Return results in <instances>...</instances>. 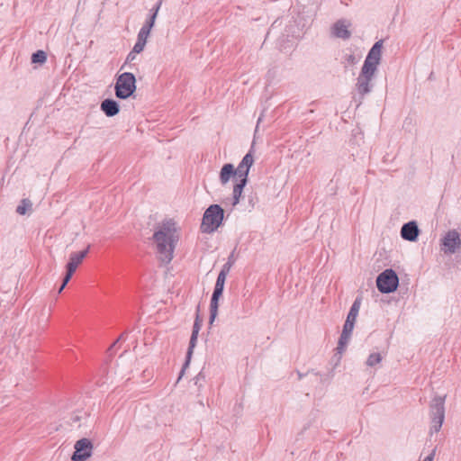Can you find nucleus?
Wrapping results in <instances>:
<instances>
[{
  "label": "nucleus",
  "instance_id": "obj_1",
  "mask_svg": "<svg viewBox=\"0 0 461 461\" xmlns=\"http://www.w3.org/2000/svg\"><path fill=\"white\" fill-rule=\"evenodd\" d=\"M180 238V228L176 221L167 219L158 223L153 234L159 259L169 263L174 258V250Z\"/></svg>",
  "mask_w": 461,
  "mask_h": 461
},
{
  "label": "nucleus",
  "instance_id": "obj_2",
  "mask_svg": "<svg viewBox=\"0 0 461 461\" xmlns=\"http://www.w3.org/2000/svg\"><path fill=\"white\" fill-rule=\"evenodd\" d=\"M383 41H376L369 50L361 71L357 78L356 90L359 95L357 105L362 103L364 96L372 91V80L381 61Z\"/></svg>",
  "mask_w": 461,
  "mask_h": 461
},
{
  "label": "nucleus",
  "instance_id": "obj_3",
  "mask_svg": "<svg viewBox=\"0 0 461 461\" xmlns=\"http://www.w3.org/2000/svg\"><path fill=\"white\" fill-rule=\"evenodd\" d=\"M254 164V157L251 152L247 153L240 162L236 171V184L232 190L231 205H237L243 193V189L248 183V176L250 167Z\"/></svg>",
  "mask_w": 461,
  "mask_h": 461
},
{
  "label": "nucleus",
  "instance_id": "obj_4",
  "mask_svg": "<svg viewBox=\"0 0 461 461\" xmlns=\"http://www.w3.org/2000/svg\"><path fill=\"white\" fill-rule=\"evenodd\" d=\"M224 216L222 208L218 204L210 205L204 212L201 231L203 233H212L215 231L221 224Z\"/></svg>",
  "mask_w": 461,
  "mask_h": 461
},
{
  "label": "nucleus",
  "instance_id": "obj_5",
  "mask_svg": "<svg viewBox=\"0 0 461 461\" xmlns=\"http://www.w3.org/2000/svg\"><path fill=\"white\" fill-rule=\"evenodd\" d=\"M446 396H435L429 404L430 433H438L445 420Z\"/></svg>",
  "mask_w": 461,
  "mask_h": 461
},
{
  "label": "nucleus",
  "instance_id": "obj_6",
  "mask_svg": "<svg viewBox=\"0 0 461 461\" xmlns=\"http://www.w3.org/2000/svg\"><path fill=\"white\" fill-rule=\"evenodd\" d=\"M136 90V78L132 73L124 72L118 76L115 83V95L120 99H127Z\"/></svg>",
  "mask_w": 461,
  "mask_h": 461
},
{
  "label": "nucleus",
  "instance_id": "obj_7",
  "mask_svg": "<svg viewBox=\"0 0 461 461\" xmlns=\"http://www.w3.org/2000/svg\"><path fill=\"white\" fill-rule=\"evenodd\" d=\"M399 283L398 276L393 269H386L382 272L376 279L378 290L384 294H389L397 289Z\"/></svg>",
  "mask_w": 461,
  "mask_h": 461
},
{
  "label": "nucleus",
  "instance_id": "obj_8",
  "mask_svg": "<svg viewBox=\"0 0 461 461\" xmlns=\"http://www.w3.org/2000/svg\"><path fill=\"white\" fill-rule=\"evenodd\" d=\"M441 250L445 254H454L461 248L460 234L456 230H450L441 239Z\"/></svg>",
  "mask_w": 461,
  "mask_h": 461
},
{
  "label": "nucleus",
  "instance_id": "obj_9",
  "mask_svg": "<svg viewBox=\"0 0 461 461\" xmlns=\"http://www.w3.org/2000/svg\"><path fill=\"white\" fill-rule=\"evenodd\" d=\"M72 461H86L93 454L94 446L90 439L84 438L75 444Z\"/></svg>",
  "mask_w": 461,
  "mask_h": 461
},
{
  "label": "nucleus",
  "instance_id": "obj_10",
  "mask_svg": "<svg viewBox=\"0 0 461 461\" xmlns=\"http://www.w3.org/2000/svg\"><path fill=\"white\" fill-rule=\"evenodd\" d=\"M226 279L217 277L214 290L212 295L211 299V304H210V321L211 322L213 321L215 319L217 313H218V307H219V300L221 296L222 295L224 285H225Z\"/></svg>",
  "mask_w": 461,
  "mask_h": 461
},
{
  "label": "nucleus",
  "instance_id": "obj_11",
  "mask_svg": "<svg viewBox=\"0 0 461 461\" xmlns=\"http://www.w3.org/2000/svg\"><path fill=\"white\" fill-rule=\"evenodd\" d=\"M420 234V230L416 221H411L402 225L401 236L408 241H416Z\"/></svg>",
  "mask_w": 461,
  "mask_h": 461
},
{
  "label": "nucleus",
  "instance_id": "obj_12",
  "mask_svg": "<svg viewBox=\"0 0 461 461\" xmlns=\"http://www.w3.org/2000/svg\"><path fill=\"white\" fill-rule=\"evenodd\" d=\"M89 248L90 246H87V248L82 251L71 253L68 258V262L66 265V268H68L76 272L78 266L83 262V259L88 254Z\"/></svg>",
  "mask_w": 461,
  "mask_h": 461
},
{
  "label": "nucleus",
  "instance_id": "obj_13",
  "mask_svg": "<svg viewBox=\"0 0 461 461\" xmlns=\"http://www.w3.org/2000/svg\"><path fill=\"white\" fill-rule=\"evenodd\" d=\"M350 23L345 20L338 21L332 27L333 34L341 39H348L351 35L348 28L350 27Z\"/></svg>",
  "mask_w": 461,
  "mask_h": 461
},
{
  "label": "nucleus",
  "instance_id": "obj_14",
  "mask_svg": "<svg viewBox=\"0 0 461 461\" xmlns=\"http://www.w3.org/2000/svg\"><path fill=\"white\" fill-rule=\"evenodd\" d=\"M231 177H234L236 179L235 167L232 164L227 163L222 166L220 171L219 179L221 184L222 185H225L230 182Z\"/></svg>",
  "mask_w": 461,
  "mask_h": 461
},
{
  "label": "nucleus",
  "instance_id": "obj_15",
  "mask_svg": "<svg viewBox=\"0 0 461 461\" xmlns=\"http://www.w3.org/2000/svg\"><path fill=\"white\" fill-rule=\"evenodd\" d=\"M101 110L108 117L116 115L119 112V104L113 99H105L101 103Z\"/></svg>",
  "mask_w": 461,
  "mask_h": 461
},
{
  "label": "nucleus",
  "instance_id": "obj_16",
  "mask_svg": "<svg viewBox=\"0 0 461 461\" xmlns=\"http://www.w3.org/2000/svg\"><path fill=\"white\" fill-rule=\"evenodd\" d=\"M33 204L32 202L29 198H23L20 201L17 205L15 212L19 215H27L30 216L33 212Z\"/></svg>",
  "mask_w": 461,
  "mask_h": 461
},
{
  "label": "nucleus",
  "instance_id": "obj_17",
  "mask_svg": "<svg viewBox=\"0 0 461 461\" xmlns=\"http://www.w3.org/2000/svg\"><path fill=\"white\" fill-rule=\"evenodd\" d=\"M354 325L355 324H353V323H351L349 321H345V324L343 326L342 333H341L340 338L339 339L338 346H346L348 343L349 338H350L351 333H352L353 329H354Z\"/></svg>",
  "mask_w": 461,
  "mask_h": 461
},
{
  "label": "nucleus",
  "instance_id": "obj_18",
  "mask_svg": "<svg viewBox=\"0 0 461 461\" xmlns=\"http://www.w3.org/2000/svg\"><path fill=\"white\" fill-rule=\"evenodd\" d=\"M162 0H159L157 5L151 10L152 14L149 16V18L146 21L145 24L142 26L146 28L149 31H151L152 27L154 26L158 13L159 11V8L161 6Z\"/></svg>",
  "mask_w": 461,
  "mask_h": 461
},
{
  "label": "nucleus",
  "instance_id": "obj_19",
  "mask_svg": "<svg viewBox=\"0 0 461 461\" xmlns=\"http://www.w3.org/2000/svg\"><path fill=\"white\" fill-rule=\"evenodd\" d=\"M47 59V54L44 50H39L32 54L31 61L32 64H43Z\"/></svg>",
  "mask_w": 461,
  "mask_h": 461
},
{
  "label": "nucleus",
  "instance_id": "obj_20",
  "mask_svg": "<svg viewBox=\"0 0 461 461\" xmlns=\"http://www.w3.org/2000/svg\"><path fill=\"white\" fill-rule=\"evenodd\" d=\"M384 357V355L381 353H372L369 355V357L366 359V366L370 367H375L377 365L380 364Z\"/></svg>",
  "mask_w": 461,
  "mask_h": 461
},
{
  "label": "nucleus",
  "instance_id": "obj_21",
  "mask_svg": "<svg viewBox=\"0 0 461 461\" xmlns=\"http://www.w3.org/2000/svg\"><path fill=\"white\" fill-rule=\"evenodd\" d=\"M200 329H201V321H199V318L197 316L195 319V321L194 323L193 332H192V336L190 338L189 346H195L197 335H198Z\"/></svg>",
  "mask_w": 461,
  "mask_h": 461
},
{
  "label": "nucleus",
  "instance_id": "obj_22",
  "mask_svg": "<svg viewBox=\"0 0 461 461\" xmlns=\"http://www.w3.org/2000/svg\"><path fill=\"white\" fill-rule=\"evenodd\" d=\"M193 349H194V348H188V350L186 352L185 361V363L183 365V367L181 369V372H180L178 379H177L178 381L182 378L185 369L189 366V364H190V361H191V358H192V355H193Z\"/></svg>",
  "mask_w": 461,
  "mask_h": 461
},
{
  "label": "nucleus",
  "instance_id": "obj_23",
  "mask_svg": "<svg viewBox=\"0 0 461 461\" xmlns=\"http://www.w3.org/2000/svg\"><path fill=\"white\" fill-rule=\"evenodd\" d=\"M232 267V262L230 260H229L226 264H224L222 266V268L221 270L220 271L218 276L220 278H223V279H226L228 274L230 273V268Z\"/></svg>",
  "mask_w": 461,
  "mask_h": 461
},
{
  "label": "nucleus",
  "instance_id": "obj_24",
  "mask_svg": "<svg viewBox=\"0 0 461 461\" xmlns=\"http://www.w3.org/2000/svg\"><path fill=\"white\" fill-rule=\"evenodd\" d=\"M149 33H150V31L147 30L144 27H141V29L140 30V32L138 33L137 41L147 43V40L149 36Z\"/></svg>",
  "mask_w": 461,
  "mask_h": 461
},
{
  "label": "nucleus",
  "instance_id": "obj_25",
  "mask_svg": "<svg viewBox=\"0 0 461 461\" xmlns=\"http://www.w3.org/2000/svg\"><path fill=\"white\" fill-rule=\"evenodd\" d=\"M360 306H361V299L357 298L355 300V302L353 303L348 313L357 316L359 310H360Z\"/></svg>",
  "mask_w": 461,
  "mask_h": 461
},
{
  "label": "nucleus",
  "instance_id": "obj_26",
  "mask_svg": "<svg viewBox=\"0 0 461 461\" xmlns=\"http://www.w3.org/2000/svg\"><path fill=\"white\" fill-rule=\"evenodd\" d=\"M145 45H146V43L137 41L133 46L132 50L134 52L140 53L144 50Z\"/></svg>",
  "mask_w": 461,
  "mask_h": 461
},
{
  "label": "nucleus",
  "instance_id": "obj_27",
  "mask_svg": "<svg viewBox=\"0 0 461 461\" xmlns=\"http://www.w3.org/2000/svg\"><path fill=\"white\" fill-rule=\"evenodd\" d=\"M126 336L127 332H123L118 337V339L114 342L112 343L111 346H115L117 343H124L126 341Z\"/></svg>",
  "mask_w": 461,
  "mask_h": 461
},
{
  "label": "nucleus",
  "instance_id": "obj_28",
  "mask_svg": "<svg viewBox=\"0 0 461 461\" xmlns=\"http://www.w3.org/2000/svg\"><path fill=\"white\" fill-rule=\"evenodd\" d=\"M137 54H138L137 52H134L133 50H131V51L128 54V56H127V58H126V62H131V61H133V60L136 59V55H137Z\"/></svg>",
  "mask_w": 461,
  "mask_h": 461
},
{
  "label": "nucleus",
  "instance_id": "obj_29",
  "mask_svg": "<svg viewBox=\"0 0 461 461\" xmlns=\"http://www.w3.org/2000/svg\"><path fill=\"white\" fill-rule=\"evenodd\" d=\"M74 273H75V271L66 268V274H65L64 279H66L67 281L69 282V280L71 279Z\"/></svg>",
  "mask_w": 461,
  "mask_h": 461
},
{
  "label": "nucleus",
  "instance_id": "obj_30",
  "mask_svg": "<svg viewBox=\"0 0 461 461\" xmlns=\"http://www.w3.org/2000/svg\"><path fill=\"white\" fill-rule=\"evenodd\" d=\"M74 273H75V271L66 268V274H65L64 279H66L67 281L69 282V280L71 279Z\"/></svg>",
  "mask_w": 461,
  "mask_h": 461
},
{
  "label": "nucleus",
  "instance_id": "obj_31",
  "mask_svg": "<svg viewBox=\"0 0 461 461\" xmlns=\"http://www.w3.org/2000/svg\"><path fill=\"white\" fill-rule=\"evenodd\" d=\"M357 317V316H356V315L348 313L347 316L346 321H349V322L355 324Z\"/></svg>",
  "mask_w": 461,
  "mask_h": 461
},
{
  "label": "nucleus",
  "instance_id": "obj_32",
  "mask_svg": "<svg viewBox=\"0 0 461 461\" xmlns=\"http://www.w3.org/2000/svg\"><path fill=\"white\" fill-rule=\"evenodd\" d=\"M347 59L351 64H355L357 61L354 55H349Z\"/></svg>",
  "mask_w": 461,
  "mask_h": 461
},
{
  "label": "nucleus",
  "instance_id": "obj_33",
  "mask_svg": "<svg viewBox=\"0 0 461 461\" xmlns=\"http://www.w3.org/2000/svg\"><path fill=\"white\" fill-rule=\"evenodd\" d=\"M68 283V281H67L66 279L63 278V282H62L61 285H59V294L63 291V289L66 287Z\"/></svg>",
  "mask_w": 461,
  "mask_h": 461
},
{
  "label": "nucleus",
  "instance_id": "obj_34",
  "mask_svg": "<svg viewBox=\"0 0 461 461\" xmlns=\"http://www.w3.org/2000/svg\"><path fill=\"white\" fill-rule=\"evenodd\" d=\"M433 457H434V454L432 453V454L429 455L428 456H426L423 461H432Z\"/></svg>",
  "mask_w": 461,
  "mask_h": 461
},
{
  "label": "nucleus",
  "instance_id": "obj_35",
  "mask_svg": "<svg viewBox=\"0 0 461 461\" xmlns=\"http://www.w3.org/2000/svg\"><path fill=\"white\" fill-rule=\"evenodd\" d=\"M72 420L73 422H77L79 420V416L78 415H75L73 418H72Z\"/></svg>",
  "mask_w": 461,
  "mask_h": 461
},
{
  "label": "nucleus",
  "instance_id": "obj_36",
  "mask_svg": "<svg viewBox=\"0 0 461 461\" xmlns=\"http://www.w3.org/2000/svg\"><path fill=\"white\" fill-rule=\"evenodd\" d=\"M337 348L339 349V351H338V353H337V354L341 355V354H342V352H343V349H344L345 348L339 347V348Z\"/></svg>",
  "mask_w": 461,
  "mask_h": 461
},
{
  "label": "nucleus",
  "instance_id": "obj_37",
  "mask_svg": "<svg viewBox=\"0 0 461 461\" xmlns=\"http://www.w3.org/2000/svg\"><path fill=\"white\" fill-rule=\"evenodd\" d=\"M261 121H262V117H259L258 120V123H257V127H256V131H258V124L260 123Z\"/></svg>",
  "mask_w": 461,
  "mask_h": 461
}]
</instances>
